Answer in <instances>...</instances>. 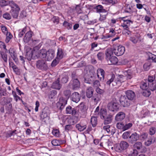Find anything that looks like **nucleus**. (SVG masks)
<instances>
[{
  "label": "nucleus",
  "instance_id": "obj_1",
  "mask_svg": "<svg viewBox=\"0 0 156 156\" xmlns=\"http://www.w3.org/2000/svg\"><path fill=\"white\" fill-rule=\"evenodd\" d=\"M125 81L122 75H119L116 77L112 75L111 78L107 82L106 84L110 85L112 83L113 86H116V87L121 86L122 83Z\"/></svg>",
  "mask_w": 156,
  "mask_h": 156
},
{
  "label": "nucleus",
  "instance_id": "obj_2",
  "mask_svg": "<svg viewBox=\"0 0 156 156\" xmlns=\"http://www.w3.org/2000/svg\"><path fill=\"white\" fill-rule=\"evenodd\" d=\"M106 59L109 65H115L118 62L117 58L115 56H112L113 55L111 49H106L105 51Z\"/></svg>",
  "mask_w": 156,
  "mask_h": 156
},
{
  "label": "nucleus",
  "instance_id": "obj_3",
  "mask_svg": "<svg viewBox=\"0 0 156 156\" xmlns=\"http://www.w3.org/2000/svg\"><path fill=\"white\" fill-rule=\"evenodd\" d=\"M128 144L125 141H121L120 143L115 145L114 148L115 151L118 152H121L126 150L129 147Z\"/></svg>",
  "mask_w": 156,
  "mask_h": 156
},
{
  "label": "nucleus",
  "instance_id": "obj_4",
  "mask_svg": "<svg viewBox=\"0 0 156 156\" xmlns=\"http://www.w3.org/2000/svg\"><path fill=\"white\" fill-rule=\"evenodd\" d=\"M86 108L84 104L81 103L75 109V115L77 117H81L86 113Z\"/></svg>",
  "mask_w": 156,
  "mask_h": 156
},
{
  "label": "nucleus",
  "instance_id": "obj_5",
  "mask_svg": "<svg viewBox=\"0 0 156 156\" xmlns=\"http://www.w3.org/2000/svg\"><path fill=\"white\" fill-rule=\"evenodd\" d=\"M107 49H111L112 50V53H114L117 56H121L122 55L125 51L124 47L119 45L118 47H115L113 48H108Z\"/></svg>",
  "mask_w": 156,
  "mask_h": 156
},
{
  "label": "nucleus",
  "instance_id": "obj_6",
  "mask_svg": "<svg viewBox=\"0 0 156 156\" xmlns=\"http://www.w3.org/2000/svg\"><path fill=\"white\" fill-rule=\"evenodd\" d=\"M155 78L154 76H149L147 81L150 84V89L152 91L156 90V81H154Z\"/></svg>",
  "mask_w": 156,
  "mask_h": 156
},
{
  "label": "nucleus",
  "instance_id": "obj_7",
  "mask_svg": "<svg viewBox=\"0 0 156 156\" xmlns=\"http://www.w3.org/2000/svg\"><path fill=\"white\" fill-rule=\"evenodd\" d=\"M108 108L111 111H117L119 108V104L116 102L111 101L108 104Z\"/></svg>",
  "mask_w": 156,
  "mask_h": 156
},
{
  "label": "nucleus",
  "instance_id": "obj_8",
  "mask_svg": "<svg viewBox=\"0 0 156 156\" xmlns=\"http://www.w3.org/2000/svg\"><path fill=\"white\" fill-rule=\"evenodd\" d=\"M123 72V75H122L125 81L127 80L131 79L134 75L133 71L130 69L124 71Z\"/></svg>",
  "mask_w": 156,
  "mask_h": 156
},
{
  "label": "nucleus",
  "instance_id": "obj_9",
  "mask_svg": "<svg viewBox=\"0 0 156 156\" xmlns=\"http://www.w3.org/2000/svg\"><path fill=\"white\" fill-rule=\"evenodd\" d=\"M36 52L31 49L27 51L26 52V58L28 60H30L31 59H35Z\"/></svg>",
  "mask_w": 156,
  "mask_h": 156
},
{
  "label": "nucleus",
  "instance_id": "obj_10",
  "mask_svg": "<svg viewBox=\"0 0 156 156\" xmlns=\"http://www.w3.org/2000/svg\"><path fill=\"white\" fill-rule=\"evenodd\" d=\"M121 105L124 107H126L130 105V100L125 96H122L120 98Z\"/></svg>",
  "mask_w": 156,
  "mask_h": 156
},
{
  "label": "nucleus",
  "instance_id": "obj_11",
  "mask_svg": "<svg viewBox=\"0 0 156 156\" xmlns=\"http://www.w3.org/2000/svg\"><path fill=\"white\" fill-rule=\"evenodd\" d=\"M50 113L49 108L48 107H45L42 110L40 117L41 120H42L44 119L49 117Z\"/></svg>",
  "mask_w": 156,
  "mask_h": 156
},
{
  "label": "nucleus",
  "instance_id": "obj_12",
  "mask_svg": "<svg viewBox=\"0 0 156 156\" xmlns=\"http://www.w3.org/2000/svg\"><path fill=\"white\" fill-rule=\"evenodd\" d=\"M67 100L63 98H61L59 99V101L57 103V105L58 108L60 109L64 108L66 104Z\"/></svg>",
  "mask_w": 156,
  "mask_h": 156
},
{
  "label": "nucleus",
  "instance_id": "obj_13",
  "mask_svg": "<svg viewBox=\"0 0 156 156\" xmlns=\"http://www.w3.org/2000/svg\"><path fill=\"white\" fill-rule=\"evenodd\" d=\"M103 129L107 132L108 134L112 135L114 134L115 132V130L114 127L109 125H107L103 127Z\"/></svg>",
  "mask_w": 156,
  "mask_h": 156
},
{
  "label": "nucleus",
  "instance_id": "obj_14",
  "mask_svg": "<svg viewBox=\"0 0 156 156\" xmlns=\"http://www.w3.org/2000/svg\"><path fill=\"white\" fill-rule=\"evenodd\" d=\"M105 72L102 69H98L97 70V76L100 81L103 82L105 76Z\"/></svg>",
  "mask_w": 156,
  "mask_h": 156
},
{
  "label": "nucleus",
  "instance_id": "obj_15",
  "mask_svg": "<svg viewBox=\"0 0 156 156\" xmlns=\"http://www.w3.org/2000/svg\"><path fill=\"white\" fill-rule=\"evenodd\" d=\"M36 66L38 68L41 69H45L47 67L46 62L43 60L37 61Z\"/></svg>",
  "mask_w": 156,
  "mask_h": 156
},
{
  "label": "nucleus",
  "instance_id": "obj_16",
  "mask_svg": "<svg viewBox=\"0 0 156 156\" xmlns=\"http://www.w3.org/2000/svg\"><path fill=\"white\" fill-rule=\"evenodd\" d=\"M127 17V16H126L122 18V20L123 21V23L121 24V26L123 28L129 27L130 24H132L133 23V22L130 20L125 19Z\"/></svg>",
  "mask_w": 156,
  "mask_h": 156
},
{
  "label": "nucleus",
  "instance_id": "obj_17",
  "mask_svg": "<svg viewBox=\"0 0 156 156\" xmlns=\"http://www.w3.org/2000/svg\"><path fill=\"white\" fill-rule=\"evenodd\" d=\"M134 12L133 8L132 6L127 5H126L124 9L123 13H127L129 16L133 15V13Z\"/></svg>",
  "mask_w": 156,
  "mask_h": 156
},
{
  "label": "nucleus",
  "instance_id": "obj_18",
  "mask_svg": "<svg viewBox=\"0 0 156 156\" xmlns=\"http://www.w3.org/2000/svg\"><path fill=\"white\" fill-rule=\"evenodd\" d=\"M54 51L52 49H49L47 52L46 58L48 61H49L54 58Z\"/></svg>",
  "mask_w": 156,
  "mask_h": 156
},
{
  "label": "nucleus",
  "instance_id": "obj_19",
  "mask_svg": "<svg viewBox=\"0 0 156 156\" xmlns=\"http://www.w3.org/2000/svg\"><path fill=\"white\" fill-rule=\"evenodd\" d=\"M126 97L130 100H134L135 98L134 92L131 90H128L126 92Z\"/></svg>",
  "mask_w": 156,
  "mask_h": 156
},
{
  "label": "nucleus",
  "instance_id": "obj_20",
  "mask_svg": "<svg viewBox=\"0 0 156 156\" xmlns=\"http://www.w3.org/2000/svg\"><path fill=\"white\" fill-rule=\"evenodd\" d=\"M71 98L73 102L78 103L80 100V96L78 93L75 92L71 96Z\"/></svg>",
  "mask_w": 156,
  "mask_h": 156
},
{
  "label": "nucleus",
  "instance_id": "obj_21",
  "mask_svg": "<svg viewBox=\"0 0 156 156\" xmlns=\"http://www.w3.org/2000/svg\"><path fill=\"white\" fill-rule=\"evenodd\" d=\"M139 138V135L136 132L132 133L129 137V142L133 143L136 141Z\"/></svg>",
  "mask_w": 156,
  "mask_h": 156
},
{
  "label": "nucleus",
  "instance_id": "obj_22",
  "mask_svg": "<svg viewBox=\"0 0 156 156\" xmlns=\"http://www.w3.org/2000/svg\"><path fill=\"white\" fill-rule=\"evenodd\" d=\"M9 5L11 8V10L20 11V8L19 6L13 1H9Z\"/></svg>",
  "mask_w": 156,
  "mask_h": 156
},
{
  "label": "nucleus",
  "instance_id": "obj_23",
  "mask_svg": "<svg viewBox=\"0 0 156 156\" xmlns=\"http://www.w3.org/2000/svg\"><path fill=\"white\" fill-rule=\"evenodd\" d=\"M140 87L142 90H146L148 88L150 89V84L148 83L147 80H144L141 83Z\"/></svg>",
  "mask_w": 156,
  "mask_h": 156
},
{
  "label": "nucleus",
  "instance_id": "obj_24",
  "mask_svg": "<svg viewBox=\"0 0 156 156\" xmlns=\"http://www.w3.org/2000/svg\"><path fill=\"white\" fill-rule=\"evenodd\" d=\"M125 117V114L123 112H119L117 114L115 117V120L117 121L122 120Z\"/></svg>",
  "mask_w": 156,
  "mask_h": 156
},
{
  "label": "nucleus",
  "instance_id": "obj_25",
  "mask_svg": "<svg viewBox=\"0 0 156 156\" xmlns=\"http://www.w3.org/2000/svg\"><path fill=\"white\" fill-rule=\"evenodd\" d=\"M32 33L31 31L27 32L25 34L23 38V41L25 43H28L31 41Z\"/></svg>",
  "mask_w": 156,
  "mask_h": 156
},
{
  "label": "nucleus",
  "instance_id": "obj_26",
  "mask_svg": "<svg viewBox=\"0 0 156 156\" xmlns=\"http://www.w3.org/2000/svg\"><path fill=\"white\" fill-rule=\"evenodd\" d=\"M52 87L54 89L59 90L62 87L61 85L59 83V78L53 82L52 85Z\"/></svg>",
  "mask_w": 156,
  "mask_h": 156
},
{
  "label": "nucleus",
  "instance_id": "obj_27",
  "mask_svg": "<svg viewBox=\"0 0 156 156\" xmlns=\"http://www.w3.org/2000/svg\"><path fill=\"white\" fill-rule=\"evenodd\" d=\"M94 90L91 87H88L86 90V96L88 98H90L93 96Z\"/></svg>",
  "mask_w": 156,
  "mask_h": 156
},
{
  "label": "nucleus",
  "instance_id": "obj_28",
  "mask_svg": "<svg viewBox=\"0 0 156 156\" xmlns=\"http://www.w3.org/2000/svg\"><path fill=\"white\" fill-rule=\"evenodd\" d=\"M47 51L44 49H42L38 52V55L35 54L37 57H40L42 58H46Z\"/></svg>",
  "mask_w": 156,
  "mask_h": 156
},
{
  "label": "nucleus",
  "instance_id": "obj_29",
  "mask_svg": "<svg viewBox=\"0 0 156 156\" xmlns=\"http://www.w3.org/2000/svg\"><path fill=\"white\" fill-rule=\"evenodd\" d=\"M73 88L74 90H76L79 87L80 83L79 81L77 79H73Z\"/></svg>",
  "mask_w": 156,
  "mask_h": 156
},
{
  "label": "nucleus",
  "instance_id": "obj_30",
  "mask_svg": "<svg viewBox=\"0 0 156 156\" xmlns=\"http://www.w3.org/2000/svg\"><path fill=\"white\" fill-rule=\"evenodd\" d=\"M66 113L67 114H71L73 115H75V109L72 108L70 106H68L66 108Z\"/></svg>",
  "mask_w": 156,
  "mask_h": 156
},
{
  "label": "nucleus",
  "instance_id": "obj_31",
  "mask_svg": "<svg viewBox=\"0 0 156 156\" xmlns=\"http://www.w3.org/2000/svg\"><path fill=\"white\" fill-rule=\"evenodd\" d=\"M76 127L79 131H82L86 129L87 126L85 125H83L81 123H80L76 124Z\"/></svg>",
  "mask_w": 156,
  "mask_h": 156
},
{
  "label": "nucleus",
  "instance_id": "obj_32",
  "mask_svg": "<svg viewBox=\"0 0 156 156\" xmlns=\"http://www.w3.org/2000/svg\"><path fill=\"white\" fill-rule=\"evenodd\" d=\"M106 115L107 112L106 110L103 108L101 109L98 115H99L101 119H105L106 116Z\"/></svg>",
  "mask_w": 156,
  "mask_h": 156
},
{
  "label": "nucleus",
  "instance_id": "obj_33",
  "mask_svg": "<svg viewBox=\"0 0 156 156\" xmlns=\"http://www.w3.org/2000/svg\"><path fill=\"white\" fill-rule=\"evenodd\" d=\"M63 54L62 49L60 48H58V52H57V59L60 60L63 57Z\"/></svg>",
  "mask_w": 156,
  "mask_h": 156
},
{
  "label": "nucleus",
  "instance_id": "obj_34",
  "mask_svg": "<svg viewBox=\"0 0 156 156\" xmlns=\"http://www.w3.org/2000/svg\"><path fill=\"white\" fill-rule=\"evenodd\" d=\"M142 143L140 142H137L134 145V147L135 149H136L138 151H140V150L142 148Z\"/></svg>",
  "mask_w": 156,
  "mask_h": 156
},
{
  "label": "nucleus",
  "instance_id": "obj_35",
  "mask_svg": "<svg viewBox=\"0 0 156 156\" xmlns=\"http://www.w3.org/2000/svg\"><path fill=\"white\" fill-rule=\"evenodd\" d=\"M94 9L96 10L97 12H103L105 11L104 9L103 6L101 5H98L95 7Z\"/></svg>",
  "mask_w": 156,
  "mask_h": 156
},
{
  "label": "nucleus",
  "instance_id": "obj_36",
  "mask_svg": "<svg viewBox=\"0 0 156 156\" xmlns=\"http://www.w3.org/2000/svg\"><path fill=\"white\" fill-rule=\"evenodd\" d=\"M139 39L138 37L136 35H135L131 37L129 40L133 44H136L138 41Z\"/></svg>",
  "mask_w": 156,
  "mask_h": 156
},
{
  "label": "nucleus",
  "instance_id": "obj_37",
  "mask_svg": "<svg viewBox=\"0 0 156 156\" xmlns=\"http://www.w3.org/2000/svg\"><path fill=\"white\" fill-rule=\"evenodd\" d=\"M52 145L55 146L60 145L62 143V141L54 139L51 141Z\"/></svg>",
  "mask_w": 156,
  "mask_h": 156
},
{
  "label": "nucleus",
  "instance_id": "obj_38",
  "mask_svg": "<svg viewBox=\"0 0 156 156\" xmlns=\"http://www.w3.org/2000/svg\"><path fill=\"white\" fill-rule=\"evenodd\" d=\"M5 34L6 35V36L5 41L6 43H7L9 42L10 40L12 38L13 36L10 32H8Z\"/></svg>",
  "mask_w": 156,
  "mask_h": 156
},
{
  "label": "nucleus",
  "instance_id": "obj_39",
  "mask_svg": "<svg viewBox=\"0 0 156 156\" xmlns=\"http://www.w3.org/2000/svg\"><path fill=\"white\" fill-rule=\"evenodd\" d=\"M100 81L99 80H95L93 82L92 86L95 89L101 86Z\"/></svg>",
  "mask_w": 156,
  "mask_h": 156
},
{
  "label": "nucleus",
  "instance_id": "obj_40",
  "mask_svg": "<svg viewBox=\"0 0 156 156\" xmlns=\"http://www.w3.org/2000/svg\"><path fill=\"white\" fill-rule=\"evenodd\" d=\"M91 123L93 127L96 126L97 123V119L96 117H92L91 118Z\"/></svg>",
  "mask_w": 156,
  "mask_h": 156
},
{
  "label": "nucleus",
  "instance_id": "obj_41",
  "mask_svg": "<svg viewBox=\"0 0 156 156\" xmlns=\"http://www.w3.org/2000/svg\"><path fill=\"white\" fill-rule=\"evenodd\" d=\"M19 11L11 10L10 13L13 18H16L18 16Z\"/></svg>",
  "mask_w": 156,
  "mask_h": 156
},
{
  "label": "nucleus",
  "instance_id": "obj_42",
  "mask_svg": "<svg viewBox=\"0 0 156 156\" xmlns=\"http://www.w3.org/2000/svg\"><path fill=\"white\" fill-rule=\"evenodd\" d=\"M112 116L111 115H108L104 121V123L105 124H108L111 123L112 120Z\"/></svg>",
  "mask_w": 156,
  "mask_h": 156
},
{
  "label": "nucleus",
  "instance_id": "obj_43",
  "mask_svg": "<svg viewBox=\"0 0 156 156\" xmlns=\"http://www.w3.org/2000/svg\"><path fill=\"white\" fill-rule=\"evenodd\" d=\"M147 136L148 134L147 133L143 132L139 135V138L141 140H144L147 137Z\"/></svg>",
  "mask_w": 156,
  "mask_h": 156
},
{
  "label": "nucleus",
  "instance_id": "obj_44",
  "mask_svg": "<svg viewBox=\"0 0 156 156\" xmlns=\"http://www.w3.org/2000/svg\"><path fill=\"white\" fill-rule=\"evenodd\" d=\"M107 14L105 15L100 14L99 20L101 22H104L106 20Z\"/></svg>",
  "mask_w": 156,
  "mask_h": 156
},
{
  "label": "nucleus",
  "instance_id": "obj_45",
  "mask_svg": "<svg viewBox=\"0 0 156 156\" xmlns=\"http://www.w3.org/2000/svg\"><path fill=\"white\" fill-rule=\"evenodd\" d=\"M12 68L14 72L17 75H20V69L16 65H14L12 66Z\"/></svg>",
  "mask_w": 156,
  "mask_h": 156
},
{
  "label": "nucleus",
  "instance_id": "obj_46",
  "mask_svg": "<svg viewBox=\"0 0 156 156\" xmlns=\"http://www.w3.org/2000/svg\"><path fill=\"white\" fill-rule=\"evenodd\" d=\"M91 99L92 101H94L95 103H97L100 100V97L97 94H95L94 96H92Z\"/></svg>",
  "mask_w": 156,
  "mask_h": 156
},
{
  "label": "nucleus",
  "instance_id": "obj_47",
  "mask_svg": "<svg viewBox=\"0 0 156 156\" xmlns=\"http://www.w3.org/2000/svg\"><path fill=\"white\" fill-rule=\"evenodd\" d=\"M63 25L68 30L71 29L72 26L71 23H68L66 21L64 22Z\"/></svg>",
  "mask_w": 156,
  "mask_h": 156
},
{
  "label": "nucleus",
  "instance_id": "obj_48",
  "mask_svg": "<svg viewBox=\"0 0 156 156\" xmlns=\"http://www.w3.org/2000/svg\"><path fill=\"white\" fill-rule=\"evenodd\" d=\"M40 43V41L38 40H32L30 41V44L33 46L37 45Z\"/></svg>",
  "mask_w": 156,
  "mask_h": 156
},
{
  "label": "nucleus",
  "instance_id": "obj_49",
  "mask_svg": "<svg viewBox=\"0 0 156 156\" xmlns=\"http://www.w3.org/2000/svg\"><path fill=\"white\" fill-rule=\"evenodd\" d=\"M115 32L113 28L110 29L109 35L106 37V38L112 37L115 35Z\"/></svg>",
  "mask_w": 156,
  "mask_h": 156
},
{
  "label": "nucleus",
  "instance_id": "obj_50",
  "mask_svg": "<svg viewBox=\"0 0 156 156\" xmlns=\"http://www.w3.org/2000/svg\"><path fill=\"white\" fill-rule=\"evenodd\" d=\"M1 57L4 61L7 63V55L4 52H2L1 53Z\"/></svg>",
  "mask_w": 156,
  "mask_h": 156
},
{
  "label": "nucleus",
  "instance_id": "obj_51",
  "mask_svg": "<svg viewBox=\"0 0 156 156\" xmlns=\"http://www.w3.org/2000/svg\"><path fill=\"white\" fill-rule=\"evenodd\" d=\"M154 140L152 141V137L149 138L148 140L145 142V144L146 146H149L152 143L154 142Z\"/></svg>",
  "mask_w": 156,
  "mask_h": 156
},
{
  "label": "nucleus",
  "instance_id": "obj_52",
  "mask_svg": "<svg viewBox=\"0 0 156 156\" xmlns=\"http://www.w3.org/2000/svg\"><path fill=\"white\" fill-rule=\"evenodd\" d=\"M57 94V92L56 90H53L50 91L49 95V98H53Z\"/></svg>",
  "mask_w": 156,
  "mask_h": 156
},
{
  "label": "nucleus",
  "instance_id": "obj_53",
  "mask_svg": "<svg viewBox=\"0 0 156 156\" xmlns=\"http://www.w3.org/2000/svg\"><path fill=\"white\" fill-rule=\"evenodd\" d=\"M124 124L122 122H118L116 124L117 128L119 129H122L123 131H124Z\"/></svg>",
  "mask_w": 156,
  "mask_h": 156
},
{
  "label": "nucleus",
  "instance_id": "obj_54",
  "mask_svg": "<svg viewBox=\"0 0 156 156\" xmlns=\"http://www.w3.org/2000/svg\"><path fill=\"white\" fill-rule=\"evenodd\" d=\"M7 101L9 102V103L7 102L6 106L8 110H10L12 108V104L10 103V102L12 101V98H8Z\"/></svg>",
  "mask_w": 156,
  "mask_h": 156
},
{
  "label": "nucleus",
  "instance_id": "obj_55",
  "mask_svg": "<svg viewBox=\"0 0 156 156\" xmlns=\"http://www.w3.org/2000/svg\"><path fill=\"white\" fill-rule=\"evenodd\" d=\"M151 66V63L149 62H146L144 65V68L145 70L147 71L150 68Z\"/></svg>",
  "mask_w": 156,
  "mask_h": 156
},
{
  "label": "nucleus",
  "instance_id": "obj_56",
  "mask_svg": "<svg viewBox=\"0 0 156 156\" xmlns=\"http://www.w3.org/2000/svg\"><path fill=\"white\" fill-rule=\"evenodd\" d=\"M133 126L132 123L129 122V123H126L124 125V131L130 128Z\"/></svg>",
  "mask_w": 156,
  "mask_h": 156
},
{
  "label": "nucleus",
  "instance_id": "obj_57",
  "mask_svg": "<svg viewBox=\"0 0 156 156\" xmlns=\"http://www.w3.org/2000/svg\"><path fill=\"white\" fill-rule=\"evenodd\" d=\"M68 80V76L66 75H63L61 81L63 83H66Z\"/></svg>",
  "mask_w": 156,
  "mask_h": 156
},
{
  "label": "nucleus",
  "instance_id": "obj_58",
  "mask_svg": "<svg viewBox=\"0 0 156 156\" xmlns=\"http://www.w3.org/2000/svg\"><path fill=\"white\" fill-rule=\"evenodd\" d=\"M130 132L129 131H126L123 133L122 135V137L124 139H127L129 137V134Z\"/></svg>",
  "mask_w": 156,
  "mask_h": 156
},
{
  "label": "nucleus",
  "instance_id": "obj_59",
  "mask_svg": "<svg viewBox=\"0 0 156 156\" xmlns=\"http://www.w3.org/2000/svg\"><path fill=\"white\" fill-rule=\"evenodd\" d=\"M123 30L122 31V33L123 34L129 35L130 34V31L129 30V28H123Z\"/></svg>",
  "mask_w": 156,
  "mask_h": 156
},
{
  "label": "nucleus",
  "instance_id": "obj_60",
  "mask_svg": "<svg viewBox=\"0 0 156 156\" xmlns=\"http://www.w3.org/2000/svg\"><path fill=\"white\" fill-rule=\"evenodd\" d=\"M73 129V127L70 125H66L65 127V131L69 132L71 131Z\"/></svg>",
  "mask_w": 156,
  "mask_h": 156
},
{
  "label": "nucleus",
  "instance_id": "obj_61",
  "mask_svg": "<svg viewBox=\"0 0 156 156\" xmlns=\"http://www.w3.org/2000/svg\"><path fill=\"white\" fill-rule=\"evenodd\" d=\"M149 58L151 59L152 61L155 62H156V55L151 53L149 55Z\"/></svg>",
  "mask_w": 156,
  "mask_h": 156
},
{
  "label": "nucleus",
  "instance_id": "obj_62",
  "mask_svg": "<svg viewBox=\"0 0 156 156\" xmlns=\"http://www.w3.org/2000/svg\"><path fill=\"white\" fill-rule=\"evenodd\" d=\"M71 94V92L69 90H66L64 92V94L67 98H69Z\"/></svg>",
  "mask_w": 156,
  "mask_h": 156
},
{
  "label": "nucleus",
  "instance_id": "obj_63",
  "mask_svg": "<svg viewBox=\"0 0 156 156\" xmlns=\"http://www.w3.org/2000/svg\"><path fill=\"white\" fill-rule=\"evenodd\" d=\"M97 56L99 60H101L104 58V54L102 52H99L97 55Z\"/></svg>",
  "mask_w": 156,
  "mask_h": 156
},
{
  "label": "nucleus",
  "instance_id": "obj_64",
  "mask_svg": "<svg viewBox=\"0 0 156 156\" xmlns=\"http://www.w3.org/2000/svg\"><path fill=\"white\" fill-rule=\"evenodd\" d=\"M0 27L2 31L4 34H5L8 32L7 29L6 27L2 25H1Z\"/></svg>",
  "mask_w": 156,
  "mask_h": 156
}]
</instances>
